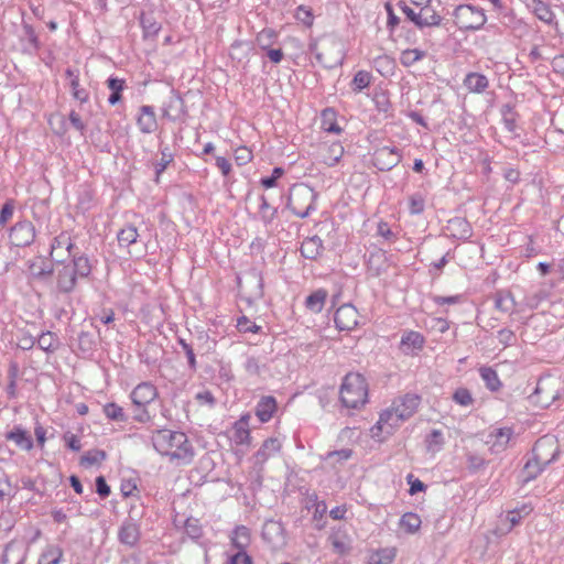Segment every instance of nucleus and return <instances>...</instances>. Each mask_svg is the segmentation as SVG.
Wrapping results in <instances>:
<instances>
[{
	"label": "nucleus",
	"mask_w": 564,
	"mask_h": 564,
	"mask_svg": "<svg viewBox=\"0 0 564 564\" xmlns=\"http://www.w3.org/2000/svg\"><path fill=\"white\" fill-rule=\"evenodd\" d=\"M420 397L414 393L395 399L392 405L384 410L377 424L371 429L372 437H378L380 432L391 434L402 422L409 420L417 410Z\"/></svg>",
	"instance_id": "1"
},
{
	"label": "nucleus",
	"mask_w": 564,
	"mask_h": 564,
	"mask_svg": "<svg viewBox=\"0 0 564 564\" xmlns=\"http://www.w3.org/2000/svg\"><path fill=\"white\" fill-rule=\"evenodd\" d=\"M152 444L156 452L170 456L171 459L180 460L183 464H188L193 459V447L183 432L158 430L152 435Z\"/></svg>",
	"instance_id": "2"
},
{
	"label": "nucleus",
	"mask_w": 564,
	"mask_h": 564,
	"mask_svg": "<svg viewBox=\"0 0 564 564\" xmlns=\"http://www.w3.org/2000/svg\"><path fill=\"white\" fill-rule=\"evenodd\" d=\"M56 286L62 293L72 292L78 279L87 278L91 272L89 259L85 256H74L68 263L58 262L54 269Z\"/></svg>",
	"instance_id": "3"
},
{
	"label": "nucleus",
	"mask_w": 564,
	"mask_h": 564,
	"mask_svg": "<svg viewBox=\"0 0 564 564\" xmlns=\"http://www.w3.org/2000/svg\"><path fill=\"white\" fill-rule=\"evenodd\" d=\"M556 452L557 448L552 438L542 437L538 440L532 451L533 457L527 462L523 468L524 481L535 479L555 459Z\"/></svg>",
	"instance_id": "4"
},
{
	"label": "nucleus",
	"mask_w": 564,
	"mask_h": 564,
	"mask_svg": "<svg viewBox=\"0 0 564 564\" xmlns=\"http://www.w3.org/2000/svg\"><path fill=\"white\" fill-rule=\"evenodd\" d=\"M340 401L347 409H359L368 400V384L360 373H347L339 391Z\"/></svg>",
	"instance_id": "5"
},
{
	"label": "nucleus",
	"mask_w": 564,
	"mask_h": 564,
	"mask_svg": "<svg viewBox=\"0 0 564 564\" xmlns=\"http://www.w3.org/2000/svg\"><path fill=\"white\" fill-rule=\"evenodd\" d=\"M317 63L325 68H335L344 61V48L340 41L333 36H324L310 45Z\"/></svg>",
	"instance_id": "6"
},
{
	"label": "nucleus",
	"mask_w": 564,
	"mask_h": 564,
	"mask_svg": "<svg viewBox=\"0 0 564 564\" xmlns=\"http://www.w3.org/2000/svg\"><path fill=\"white\" fill-rule=\"evenodd\" d=\"M316 193L304 183L294 184L289 191L288 207L294 215L305 218L314 209Z\"/></svg>",
	"instance_id": "7"
},
{
	"label": "nucleus",
	"mask_w": 564,
	"mask_h": 564,
	"mask_svg": "<svg viewBox=\"0 0 564 564\" xmlns=\"http://www.w3.org/2000/svg\"><path fill=\"white\" fill-rule=\"evenodd\" d=\"M454 19L460 30H478L486 22L484 11L468 4L458 6L454 11Z\"/></svg>",
	"instance_id": "8"
},
{
	"label": "nucleus",
	"mask_w": 564,
	"mask_h": 564,
	"mask_svg": "<svg viewBox=\"0 0 564 564\" xmlns=\"http://www.w3.org/2000/svg\"><path fill=\"white\" fill-rule=\"evenodd\" d=\"M560 381L553 377L541 378L531 395L533 401L541 408L550 406L560 395Z\"/></svg>",
	"instance_id": "9"
},
{
	"label": "nucleus",
	"mask_w": 564,
	"mask_h": 564,
	"mask_svg": "<svg viewBox=\"0 0 564 564\" xmlns=\"http://www.w3.org/2000/svg\"><path fill=\"white\" fill-rule=\"evenodd\" d=\"M238 289L248 303H252L263 295L262 279L257 272H249L243 278H239Z\"/></svg>",
	"instance_id": "10"
},
{
	"label": "nucleus",
	"mask_w": 564,
	"mask_h": 564,
	"mask_svg": "<svg viewBox=\"0 0 564 564\" xmlns=\"http://www.w3.org/2000/svg\"><path fill=\"white\" fill-rule=\"evenodd\" d=\"M75 243L72 240L70 235L67 231L61 232L56 236L51 245V257L56 263L64 262L68 257L77 256L74 253Z\"/></svg>",
	"instance_id": "11"
},
{
	"label": "nucleus",
	"mask_w": 564,
	"mask_h": 564,
	"mask_svg": "<svg viewBox=\"0 0 564 564\" xmlns=\"http://www.w3.org/2000/svg\"><path fill=\"white\" fill-rule=\"evenodd\" d=\"M10 241L15 247L30 246L35 238V228L29 220L18 221L10 230Z\"/></svg>",
	"instance_id": "12"
},
{
	"label": "nucleus",
	"mask_w": 564,
	"mask_h": 564,
	"mask_svg": "<svg viewBox=\"0 0 564 564\" xmlns=\"http://www.w3.org/2000/svg\"><path fill=\"white\" fill-rule=\"evenodd\" d=\"M358 311L350 304L337 308L334 322L339 330H352L358 325Z\"/></svg>",
	"instance_id": "13"
},
{
	"label": "nucleus",
	"mask_w": 564,
	"mask_h": 564,
	"mask_svg": "<svg viewBox=\"0 0 564 564\" xmlns=\"http://www.w3.org/2000/svg\"><path fill=\"white\" fill-rule=\"evenodd\" d=\"M402 155L395 148L382 147L373 154L375 165L381 171H389L397 166Z\"/></svg>",
	"instance_id": "14"
},
{
	"label": "nucleus",
	"mask_w": 564,
	"mask_h": 564,
	"mask_svg": "<svg viewBox=\"0 0 564 564\" xmlns=\"http://www.w3.org/2000/svg\"><path fill=\"white\" fill-rule=\"evenodd\" d=\"M156 388L150 382H142L138 384L130 394L134 406H147L156 398Z\"/></svg>",
	"instance_id": "15"
},
{
	"label": "nucleus",
	"mask_w": 564,
	"mask_h": 564,
	"mask_svg": "<svg viewBox=\"0 0 564 564\" xmlns=\"http://www.w3.org/2000/svg\"><path fill=\"white\" fill-rule=\"evenodd\" d=\"M26 546L19 541L9 542L3 551L2 564H23L26 558Z\"/></svg>",
	"instance_id": "16"
},
{
	"label": "nucleus",
	"mask_w": 564,
	"mask_h": 564,
	"mask_svg": "<svg viewBox=\"0 0 564 564\" xmlns=\"http://www.w3.org/2000/svg\"><path fill=\"white\" fill-rule=\"evenodd\" d=\"M262 538L273 546H280L284 543V528L281 522L268 520L262 528Z\"/></svg>",
	"instance_id": "17"
},
{
	"label": "nucleus",
	"mask_w": 564,
	"mask_h": 564,
	"mask_svg": "<svg viewBox=\"0 0 564 564\" xmlns=\"http://www.w3.org/2000/svg\"><path fill=\"white\" fill-rule=\"evenodd\" d=\"M511 436V429H497L488 435L486 443L490 446V451L492 453H500L507 448V445L510 442Z\"/></svg>",
	"instance_id": "18"
},
{
	"label": "nucleus",
	"mask_w": 564,
	"mask_h": 564,
	"mask_svg": "<svg viewBox=\"0 0 564 564\" xmlns=\"http://www.w3.org/2000/svg\"><path fill=\"white\" fill-rule=\"evenodd\" d=\"M137 124L142 133H152L158 128L156 116L153 107L142 106L139 110Z\"/></svg>",
	"instance_id": "19"
},
{
	"label": "nucleus",
	"mask_w": 564,
	"mask_h": 564,
	"mask_svg": "<svg viewBox=\"0 0 564 564\" xmlns=\"http://www.w3.org/2000/svg\"><path fill=\"white\" fill-rule=\"evenodd\" d=\"M424 341L422 334L411 330L402 336L400 348L405 355H413L416 351L422 350Z\"/></svg>",
	"instance_id": "20"
},
{
	"label": "nucleus",
	"mask_w": 564,
	"mask_h": 564,
	"mask_svg": "<svg viewBox=\"0 0 564 564\" xmlns=\"http://www.w3.org/2000/svg\"><path fill=\"white\" fill-rule=\"evenodd\" d=\"M185 116V105L184 100L176 95H173L169 98V100L164 104L163 107V117L176 121L183 119Z\"/></svg>",
	"instance_id": "21"
},
{
	"label": "nucleus",
	"mask_w": 564,
	"mask_h": 564,
	"mask_svg": "<svg viewBox=\"0 0 564 564\" xmlns=\"http://www.w3.org/2000/svg\"><path fill=\"white\" fill-rule=\"evenodd\" d=\"M138 238V230L132 225L123 227L117 235L119 246L121 248L128 249V252L130 254L133 253V250L131 248H134L139 242Z\"/></svg>",
	"instance_id": "22"
},
{
	"label": "nucleus",
	"mask_w": 564,
	"mask_h": 564,
	"mask_svg": "<svg viewBox=\"0 0 564 564\" xmlns=\"http://www.w3.org/2000/svg\"><path fill=\"white\" fill-rule=\"evenodd\" d=\"M389 264L386 252L378 250L371 252L368 259V271L373 276H379L387 271Z\"/></svg>",
	"instance_id": "23"
},
{
	"label": "nucleus",
	"mask_w": 564,
	"mask_h": 564,
	"mask_svg": "<svg viewBox=\"0 0 564 564\" xmlns=\"http://www.w3.org/2000/svg\"><path fill=\"white\" fill-rule=\"evenodd\" d=\"M230 541L232 546L238 551H246L251 543V532L249 528L237 525L230 535Z\"/></svg>",
	"instance_id": "24"
},
{
	"label": "nucleus",
	"mask_w": 564,
	"mask_h": 564,
	"mask_svg": "<svg viewBox=\"0 0 564 564\" xmlns=\"http://www.w3.org/2000/svg\"><path fill=\"white\" fill-rule=\"evenodd\" d=\"M6 438L14 442L17 446L24 451H31L33 448L31 435L21 426H15L12 431L8 432Z\"/></svg>",
	"instance_id": "25"
},
{
	"label": "nucleus",
	"mask_w": 564,
	"mask_h": 564,
	"mask_svg": "<svg viewBox=\"0 0 564 564\" xmlns=\"http://www.w3.org/2000/svg\"><path fill=\"white\" fill-rule=\"evenodd\" d=\"M323 250L322 239L317 236H313L304 239L301 245V253L304 258L315 260L317 259Z\"/></svg>",
	"instance_id": "26"
},
{
	"label": "nucleus",
	"mask_w": 564,
	"mask_h": 564,
	"mask_svg": "<svg viewBox=\"0 0 564 564\" xmlns=\"http://www.w3.org/2000/svg\"><path fill=\"white\" fill-rule=\"evenodd\" d=\"M276 410V401L273 397H262L256 408V415L262 422H269Z\"/></svg>",
	"instance_id": "27"
},
{
	"label": "nucleus",
	"mask_w": 564,
	"mask_h": 564,
	"mask_svg": "<svg viewBox=\"0 0 564 564\" xmlns=\"http://www.w3.org/2000/svg\"><path fill=\"white\" fill-rule=\"evenodd\" d=\"M281 449V443L278 438L270 437L265 440L256 454V460L258 464H264L271 456L279 453Z\"/></svg>",
	"instance_id": "28"
},
{
	"label": "nucleus",
	"mask_w": 564,
	"mask_h": 564,
	"mask_svg": "<svg viewBox=\"0 0 564 564\" xmlns=\"http://www.w3.org/2000/svg\"><path fill=\"white\" fill-rule=\"evenodd\" d=\"M488 84L487 77L479 73H469L464 79V85L470 93L480 94L485 91Z\"/></svg>",
	"instance_id": "29"
},
{
	"label": "nucleus",
	"mask_w": 564,
	"mask_h": 564,
	"mask_svg": "<svg viewBox=\"0 0 564 564\" xmlns=\"http://www.w3.org/2000/svg\"><path fill=\"white\" fill-rule=\"evenodd\" d=\"M140 538V531L135 523L124 522L119 531V540L127 545H134Z\"/></svg>",
	"instance_id": "30"
},
{
	"label": "nucleus",
	"mask_w": 564,
	"mask_h": 564,
	"mask_svg": "<svg viewBox=\"0 0 564 564\" xmlns=\"http://www.w3.org/2000/svg\"><path fill=\"white\" fill-rule=\"evenodd\" d=\"M344 154V147L339 142H334L323 149L322 159L323 162L333 166L339 162Z\"/></svg>",
	"instance_id": "31"
},
{
	"label": "nucleus",
	"mask_w": 564,
	"mask_h": 564,
	"mask_svg": "<svg viewBox=\"0 0 564 564\" xmlns=\"http://www.w3.org/2000/svg\"><path fill=\"white\" fill-rule=\"evenodd\" d=\"M329 541L333 546V550L337 554H340V555L346 554L351 549L349 536L345 532H341L340 530L334 532L329 536Z\"/></svg>",
	"instance_id": "32"
},
{
	"label": "nucleus",
	"mask_w": 564,
	"mask_h": 564,
	"mask_svg": "<svg viewBox=\"0 0 564 564\" xmlns=\"http://www.w3.org/2000/svg\"><path fill=\"white\" fill-rule=\"evenodd\" d=\"M232 440L238 445H248L250 443V431L246 417H241L235 423Z\"/></svg>",
	"instance_id": "33"
},
{
	"label": "nucleus",
	"mask_w": 564,
	"mask_h": 564,
	"mask_svg": "<svg viewBox=\"0 0 564 564\" xmlns=\"http://www.w3.org/2000/svg\"><path fill=\"white\" fill-rule=\"evenodd\" d=\"M63 557V550L58 545H46L40 555L37 564H59Z\"/></svg>",
	"instance_id": "34"
},
{
	"label": "nucleus",
	"mask_w": 564,
	"mask_h": 564,
	"mask_svg": "<svg viewBox=\"0 0 564 564\" xmlns=\"http://www.w3.org/2000/svg\"><path fill=\"white\" fill-rule=\"evenodd\" d=\"M326 297L327 291L319 289L306 297L305 305L310 311L319 313L324 307Z\"/></svg>",
	"instance_id": "35"
},
{
	"label": "nucleus",
	"mask_w": 564,
	"mask_h": 564,
	"mask_svg": "<svg viewBox=\"0 0 564 564\" xmlns=\"http://www.w3.org/2000/svg\"><path fill=\"white\" fill-rule=\"evenodd\" d=\"M421 21L417 22L419 28L437 26L441 24L442 18L427 4L420 10Z\"/></svg>",
	"instance_id": "36"
},
{
	"label": "nucleus",
	"mask_w": 564,
	"mask_h": 564,
	"mask_svg": "<svg viewBox=\"0 0 564 564\" xmlns=\"http://www.w3.org/2000/svg\"><path fill=\"white\" fill-rule=\"evenodd\" d=\"M395 557V549H381L369 556L367 564H391Z\"/></svg>",
	"instance_id": "37"
},
{
	"label": "nucleus",
	"mask_w": 564,
	"mask_h": 564,
	"mask_svg": "<svg viewBox=\"0 0 564 564\" xmlns=\"http://www.w3.org/2000/svg\"><path fill=\"white\" fill-rule=\"evenodd\" d=\"M108 88L112 91L108 98L110 105H116L121 100V91L126 87V82L117 77H110L107 80Z\"/></svg>",
	"instance_id": "38"
},
{
	"label": "nucleus",
	"mask_w": 564,
	"mask_h": 564,
	"mask_svg": "<svg viewBox=\"0 0 564 564\" xmlns=\"http://www.w3.org/2000/svg\"><path fill=\"white\" fill-rule=\"evenodd\" d=\"M479 372H480L481 379L485 381L486 387L489 390L497 391L500 388L501 382L498 378L497 372L492 368L481 367L479 369Z\"/></svg>",
	"instance_id": "39"
},
{
	"label": "nucleus",
	"mask_w": 564,
	"mask_h": 564,
	"mask_svg": "<svg viewBox=\"0 0 564 564\" xmlns=\"http://www.w3.org/2000/svg\"><path fill=\"white\" fill-rule=\"evenodd\" d=\"M102 411L107 419L111 421L126 422L128 420V416L126 415L123 409L117 403L111 402L105 404Z\"/></svg>",
	"instance_id": "40"
},
{
	"label": "nucleus",
	"mask_w": 564,
	"mask_h": 564,
	"mask_svg": "<svg viewBox=\"0 0 564 564\" xmlns=\"http://www.w3.org/2000/svg\"><path fill=\"white\" fill-rule=\"evenodd\" d=\"M400 527L408 533H415L421 527V519L416 513L408 512L401 517Z\"/></svg>",
	"instance_id": "41"
},
{
	"label": "nucleus",
	"mask_w": 564,
	"mask_h": 564,
	"mask_svg": "<svg viewBox=\"0 0 564 564\" xmlns=\"http://www.w3.org/2000/svg\"><path fill=\"white\" fill-rule=\"evenodd\" d=\"M425 56V52L417 48L404 50L400 55V62L403 66L409 67L421 61Z\"/></svg>",
	"instance_id": "42"
},
{
	"label": "nucleus",
	"mask_w": 564,
	"mask_h": 564,
	"mask_svg": "<svg viewBox=\"0 0 564 564\" xmlns=\"http://www.w3.org/2000/svg\"><path fill=\"white\" fill-rule=\"evenodd\" d=\"M495 306L501 312H512L516 306V302L510 292L499 293L495 300Z\"/></svg>",
	"instance_id": "43"
},
{
	"label": "nucleus",
	"mask_w": 564,
	"mask_h": 564,
	"mask_svg": "<svg viewBox=\"0 0 564 564\" xmlns=\"http://www.w3.org/2000/svg\"><path fill=\"white\" fill-rule=\"evenodd\" d=\"M371 83V74L366 70H359L354 76L351 82L352 90L355 93H361L365 88H367Z\"/></svg>",
	"instance_id": "44"
},
{
	"label": "nucleus",
	"mask_w": 564,
	"mask_h": 564,
	"mask_svg": "<svg viewBox=\"0 0 564 564\" xmlns=\"http://www.w3.org/2000/svg\"><path fill=\"white\" fill-rule=\"evenodd\" d=\"M141 25L145 36H155L161 30V24L152 15L142 14Z\"/></svg>",
	"instance_id": "45"
},
{
	"label": "nucleus",
	"mask_w": 564,
	"mask_h": 564,
	"mask_svg": "<svg viewBox=\"0 0 564 564\" xmlns=\"http://www.w3.org/2000/svg\"><path fill=\"white\" fill-rule=\"evenodd\" d=\"M533 12L541 21L544 22H551L554 17L549 6L541 0H533Z\"/></svg>",
	"instance_id": "46"
},
{
	"label": "nucleus",
	"mask_w": 564,
	"mask_h": 564,
	"mask_svg": "<svg viewBox=\"0 0 564 564\" xmlns=\"http://www.w3.org/2000/svg\"><path fill=\"white\" fill-rule=\"evenodd\" d=\"M48 123H50L51 128L53 129V131L58 135H63L67 131L66 119L61 113L51 115V117L48 119Z\"/></svg>",
	"instance_id": "47"
},
{
	"label": "nucleus",
	"mask_w": 564,
	"mask_h": 564,
	"mask_svg": "<svg viewBox=\"0 0 564 564\" xmlns=\"http://www.w3.org/2000/svg\"><path fill=\"white\" fill-rule=\"evenodd\" d=\"M69 86L72 89V95L76 100L80 101L82 104L88 101L89 94L86 89L80 87L78 76H74L69 83Z\"/></svg>",
	"instance_id": "48"
},
{
	"label": "nucleus",
	"mask_w": 564,
	"mask_h": 564,
	"mask_svg": "<svg viewBox=\"0 0 564 564\" xmlns=\"http://www.w3.org/2000/svg\"><path fill=\"white\" fill-rule=\"evenodd\" d=\"M531 508L528 506H523L521 509H514L509 511L507 514V520L510 523L508 530L510 531L513 527L518 525L523 516H528L531 512Z\"/></svg>",
	"instance_id": "49"
},
{
	"label": "nucleus",
	"mask_w": 564,
	"mask_h": 564,
	"mask_svg": "<svg viewBox=\"0 0 564 564\" xmlns=\"http://www.w3.org/2000/svg\"><path fill=\"white\" fill-rule=\"evenodd\" d=\"M260 200L261 205L259 213L261 215V218L264 223H271L275 217L276 209L268 203L267 198L263 195L260 197Z\"/></svg>",
	"instance_id": "50"
},
{
	"label": "nucleus",
	"mask_w": 564,
	"mask_h": 564,
	"mask_svg": "<svg viewBox=\"0 0 564 564\" xmlns=\"http://www.w3.org/2000/svg\"><path fill=\"white\" fill-rule=\"evenodd\" d=\"M184 528H185V533L191 539L196 540L202 536L203 530H202V527L197 519H193V518L187 519Z\"/></svg>",
	"instance_id": "51"
},
{
	"label": "nucleus",
	"mask_w": 564,
	"mask_h": 564,
	"mask_svg": "<svg viewBox=\"0 0 564 564\" xmlns=\"http://www.w3.org/2000/svg\"><path fill=\"white\" fill-rule=\"evenodd\" d=\"M467 467L470 471H477L485 467L486 460L484 457L474 452L466 454Z\"/></svg>",
	"instance_id": "52"
},
{
	"label": "nucleus",
	"mask_w": 564,
	"mask_h": 564,
	"mask_svg": "<svg viewBox=\"0 0 564 564\" xmlns=\"http://www.w3.org/2000/svg\"><path fill=\"white\" fill-rule=\"evenodd\" d=\"M106 459V453L104 451H89L82 457V463L85 465L99 464Z\"/></svg>",
	"instance_id": "53"
},
{
	"label": "nucleus",
	"mask_w": 564,
	"mask_h": 564,
	"mask_svg": "<svg viewBox=\"0 0 564 564\" xmlns=\"http://www.w3.org/2000/svg\"><path fill=\"white\" fill-rule=\"evenodd\" d=\"M352 455V451L350 448H343L339 451L328 452L325 456V460L327 462H344L348 460Z\"/></svg>",
	"instance_id": "54"
},
{
	"label": "nucleus",
	"mask_w": 564,
	"mask_h": 564,
	"mask_svg": "<svg viewBox=\"0 0 564 564\" xmlns=\"http://www.w3.org/2000/svg\"><path fill=\"white\" fill-rule=\"evenodd\" d=\"M453 399L456 403L463 406H468L473 404L474 401L470 392L465 388L457 389L453 394Z\"/></svg>",
	"instance_id": "55"
},
{
	"label": "nucleus",
	"mask_w": 564,
	"mask_h": 564,
	"mask_svg": "<svg viewBox=\"0 0 564 564\" xmlns=\"http://www.w3.org/2000/svg\"><path fill=\"white\" fill-rule=\"evenodd\" d=\"M237 328L241 333H258L260 326L251 322L248 317L241 316L237 319Z\"/></svg>",
	"instance_id": "56"
},
{
	"label": "nucleus",
	"mask_w": 564,
	"mask_h": 564,
	"mask_svg": "<svg viewBox=\"0 0 564 564\" xmlns=\"http://www.w3.org/2000/svg\"><path fill=\"white\" fill-rule=\"evenodd\" d=\"M14 200L9 199L6 202V204L2 206L0 210V226L3 227L13 216L14 213Z\"/></svg>",
	"instance_id": "57"
},
{
	"label": "nucleus",
	"mask_w": 564,
	"mask_h": 564,
	"mask_svg": "<svg viewBox=\"0 0 564 564\" xmlns=\"http://www.w3.org/2000/svg\"><path fill=\"white\" fill-rule=\"evenodd\" d=\"M275 36L272 30H262L257 36V43L262 50L270 48L273 37Z\"/></svg>",
	"instance_id": "58"
},
{
	"label": "nucleus",
	"mask_w": 564,
	"mask_h": 564,
	"mask_svg": "<svg viewBox=\"0 0 564 564\" xmlns=\"http://www.w3.org/2000/svg\"><path fill=\"white\" fill-rule=\"evenodd\" d=\"M262 367L263 366L260 365L259 359L252 356L248 357L243 365V368L249 376H260Z\"/></svg>",
	"instance_id": "59"
},
{
	"label": "nucleus",
	"mask_w": 564,
	"mask_h": 564,
	"mask_svg": "<svg viewBox=\"0 0 564 564\" xmlns=\"http://www.w3.org/2000/svg\"><path fill=\"white\" fill-rule=\"evenodd\" d=\"M449 226L459 229V238H467L470 234L468 223L463 218H454L448 221Z\"/></svg>",
	"instance_id": "60"
},
{
	"label": "nucleus",
	"mask_w": 564,
	"mask_h": 564,
	"mask_svg": "<svg viewBox=\"0 0 564 564\" xmlns=\"http://www.w3.org/2000/svg\"><path fill=\"white\" fill-rule=\"evenodd\" d=\"M330 119H335V111L332 109H325L323 111V127L328 132L339 133L340 128L336 122L327 124V121Z\"/></svg>",
	"instance_id": "61"
},
{
	"label": "nucleus",
	"mask_w": 564,
	"mask_h": 564,
	"mask_svg": "<svg viewBox=\"0 0 564 564\" xmlns=\"http://www.w3.org/2000/svg\"><path fill=\"white\" fill-rule=\"evenodd\" d=\"M427 448L430 451H437L443 444V435L438 430H433L431 434L427 436Z\"/></svg>",
	"instance_id": "62"
},
{
	"label": "nucleus",
	"mask_w": 564,
	"mask_h": 564,
	"mask_svg": "<svg viewBox=\"0 0 564 564\" xmlns=\"http://www.w3.org/2000/svg\"><path fill=\"white\" fill-rule=\"evenodd\" d=\"M284 171L282 167H274L272 175L261 178V185L265 188H271L276 185V181L283 175Z\"/></svg>",
	"instance_id": "63"
},
{
	"label": "nucleus",
	"mask_w": 564,
	"mask_h": 564,
	"mask_svg": "<svg viewBox=\"0 0 564 564\" xmlns=\"http://www.w3.org/2000/svg\"><path fill=\"white\" fill-rule=\"evenodd\" d=\"M252 159L251 151L246 147H240L235 151V160L239 165L247 164Z\"/></svg>",
	"instance_id": "64"
}]
</instances>
